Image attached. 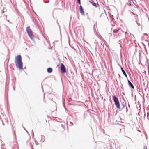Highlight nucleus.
<instances>
[{
    "label": "nucleus",
    "mask_w": 149,
    "mask_h": 149,
    "mask_svg": "<svg viewBox=\"0 0 149 149\" xmlns=\"http://www.w3.org/2000/svg\"><path fill=\"white\" fill-rule=\"evenodd\" d=\"M79 11L81 15H83L84 14V11L83 10L82 7L81 5H80L79 6Z\"/></svg>",
    "instance_id": "39448f33"
},
{
    "label": "nucleus",
    "mask_w": 149,
    "mask_h": 149,
    "mask_svg": "<svg viewBox=\"0 0 149 149\" xmlns=\"http://www.w3.org/2000/svg\"><path fill=\"white\" fill-rule=\"evenodd\" d=\"M113 100L115 103V104L117 108L120 109V106L119 101L118 98L115 96H114L113 97Z\"/></svg>",
    "instance_id": "7ed1b4c3"
},
{
    "label": "nucleus",
    "mask_w": 149,
    "mask_h": 149,
    "mask_svg": "<svg viewBox=\"0 0 149 149\" xmlns=\"http://www.w3.org/2000/svg\"><path fill=\"white\" fill-rule=\"evenodd\" d=\"M3 125H5V124H4V123H3Z\"/></svg>",
    "instance_id": "4be33fe9"
},
{
    "label": "nucleus",
    "mask_w": 149,
    "mask_h": 149,
    "mask_svg": "<svg viewBox=\"0 0 149 149\" xmlns=\"http://www.w3.org/2000/svg\"><path fill=\"white\" fill-rule=\"evenodd\" d=\"M32 135H33V136H34V135H33L34 133L33 132V130H32Z\"/></svg>",
    "instance_id": "4468645a"
},
{
    "label": "nucleus",
    "mask_w": 149,
    "mask_h": 149,
    "mask_svg": "<svg viewBox=\"0 0 149 149\" xmlns=\"http://www.w3.org/2000/svg\"><path fill=\"white\" fill-rule=\"evenodd\" d=\"M125 102H123L121 104V106L122 107V108H121V109L122 110V109H124L125 107Z\"/></svg>",
    "instance_id": "0eeeda50"
},
{
    "label": "nucleus",
    "mask_w": 149,
    "mask_h": 149,
    "mask_svg": "<svg viewBox=\"0 0 149 149\" xmlns=\"http://www.w3.org/2000/svg\"><path fill=\"white\" fill-rule=\"evenodd\" d=\"M121 70L123 73V74H124V75L126 77H127V75L126 73V72H125V70H124L123 69V68L122 67H121Z\"/></svg>",
    "instance_id": "6e6552de"
},
{
    "label": "nucleus",
    "mask_w": 149,
    "mask_h": 149,
    "mask_svg": "<svg viewBox=\"0 0 149 149\" xmlns=\"http://www.w3.org/2000/svg\"><path fill=\"white\" fill-rule=\"evenodd\" d=\"M70 124H72V125H73V123L72 122H70Z\"/></svg>",
    "instance_id": "2eb2a0df"
},
{
    "label": "nucleus",
    "mask_w": 149,
    "mask_h": 149,
    "mask_svg": "<svg viewBox=\"0 0 149 149\" xmlns=\"http://www.w3.org/2000/svg\"><path fill=\"white\" fill-rule=\"evenodd\" d=\"M89 1L92 4L93 6H95L96 8L97 7V6L95 3L90 1Z\"/></svg>",
    "instance_id": "9b49d317"
},
{
    "label": "nucleus",
    "mask_w": 149,
    "mask_h": 149,
    "mask_svg": "<svg viewBox=\"0 0 149 149\" xmlns=\"http://www.w3.org/2000/svg\"><path fill=\"white\" fill-rule=\"evenodd\" d=\"M7 11V10L6 9V8H3V9L2 10V13H4L5 12V11Z\"/></svg>",
    "instance_id": "f8f14e48"
},
{
    "label": "nucleus",
    "mask_w": 149,
    "mask_h": 149,
    "mask_svg": "<svg viewBox=\"0 0 149 149\" xmlns=\"http://www.w3.org/2000/svg\"><path fill=\"white\" fill-rule=\"evenodd\" d=\"M131 13L133 14L134 15H135V14L133 12H131Z\"/></svg>",
    "instance_id": "412c9836"
},
{
    "label": "nucleus",
    "mask_w": 149,
    "mask_h": 149,
    "mask_svg": "<svg viewBox=\"0 0 149 149\" xmlns=\"http://www.w3.org/2000/svg\"><path fill=\"white\" fill-rule=\"evenodd\" d=\"M27 32L31 39L33 40L34 38L32 34V30L30 29V26H28L26 29Z\"/></svg>",
    "instance_id": "f03ea898"
},
{
    "label": "nucleus",
    "mask_w": 149,
    "mask_h": 149,
    "mask_svg": "<svg viewBox=\"0 0 149 149\" xmlns=\"http://www.w3.org/2000/svg\"><path fill=\"white\" fill-rule=\"evenodd\" d=\"M129 85L133 89H134V86L131 82L129 80H128Z\"/></svg>",
    "instance_id": "1a4fd4ad"
},
{
    "label": "nucleus",
    "mask_w": 149,
    "mask_h": 149,
    "mask_svg": "<svg viewBox=\"0 0 149 149\" xmlns=\"http://www.w3.org/2000/svg\"><path fill=\"white\" fill-rule=\"evenodd\" d=\"M148 118L149 113H147Z\"/></svg>",
    "instance_id": "dca6fc26"
},
{
    "label": "nucleus",
    "mask_w": 149,
    "mask_h": 149,
    "mask_svg": "<svg viewBox=\"0 0 149 149\" xmlns=\"http://www.w3.org/2000/svg\"><path fill=\"white\" fill-rule=\"evenodd\" d=\"M79 4L80 5L81 4V1L78 2Z\"/></svg>",
    "instance_id": "f3484780"
},
{
    "label": "nucleus",
    "mask_w": 149,
    "mask_h": 149,
    "mask_svg": "<svg viewBox=\"0 0 149 149\" xmlns=\"http://www.w3.org/2000/svg\"><path fill=\"white\" fill-rule=\"evenodd\" d=\"M49 2V1H46V2H45V3H48Z\"/></svg>",
    "instance_id": "a211bd4d"
},
{
    "label": "nucleus",
    "mask_w": 149,
    "mask_h": 149,
    "mask_svg": "<svg viewBox=\"0 0 149 149\" xmlns=\"http://www.w3.org/2000/svg\"><path fill=\"white\" fill-rule=\"evenodd\" d=\"M143 149H147V146H144Z\"/></svg>",
    "instance_id": "ddd939ff"
},
{
    "label": "nucleus",
    "mask_w": 149,
    "mask_h": 149,
    "mask_svg": "<svg viewBox=\"0 0 149 149\" xmlns=\"http://www.w3.org/2000/svg\"><path fill=\"white\" fill-rule=\"evenodd\" d=\"M118 31V30H113V32L114 33V36L115 38H116L117 37V32Z\"/></svg>",
    "instance_id": "423d86ee"
},
{
    "label": "nucleus",
    "mask_w": 149,
    "mask_h": 149,
    "mask_svg": "<svg viewBox=\"0 0 149 149\" xmlns=\"http://www.w3.org/2000/svg\"><path fill=\"white\" fill-rule=\"evenodd\" d=\"M125 33L126 34H127V32H125Z\"/></svg>",
    "instance_id": "5701e85b"
},
{
    "label": "nucleus",
    "mask_w": 149,
    "mask_h": 149,
    "mask_svg": "<svg viewBox=\"0 0 149 149\" xmlns=\"http://www.w3.org/2000/svg\"><path fill=\"white\" fill-rule=\"evenodd\" d=\"M118 65L121 67H122L120 64H118Z\"/></svg>",
    "instance_id": "aec40b11"
},
{
    "label": "nucleus",
    "mask_w": 149,
    "mask_h": 149,
    "mask_svg": "<svg viewBox=\"0 0 149 149\" xmlns=\"http://www.w3.org/2000/svg\"><path fill=\"white\" fill-rule=\"evenodd\" d=\"M81 1L80 0H79L77 1L78 2Z\"/></svg>",
    "instance_id": "6ab92c4d"
},
{
    "label": "nucleus",
    "mask_w": 149,
    "mask_h": 149,
    "mask_svg": "<svg viewBox=\"0 0 149 149\" xmlns=\"http://www.w3.org/2000/svg\"><path fill=\"white\" fill-rule=\"evenodd\" d=\"M47 71L49 73H51L52 71V69L51 68H49L47 69Z\"/></svg>",
    "instance_id": "9d476101"
},
{
    "label": "nucleus",
    "mask_w": 149,
    "mask_h": 149,
    "mask_svg": "<svg viewBox=\"0 0 149 149\" xmlns=\"http://www.w3.org/2000/svg\"><path fill=\"white\" fill-rule=\"evenodd\" d=\"M61 69L62 72L65 73L66 72L65 67L63 63L61 64Z\"/></svg>",
    "instance_id": "20e7f679"
},
{
    "label": "nucleus",
    "mask_w": 149,
    "mask_h": 149,
    "mask_svg": "<svg viewBox=\"0 0 149 149\" xmlns=\"http://www.w3.org/2000/svg\"><path fill=\"white\" fill-rule=\"evenodd\" d=\"M15 61L17 67L20 69H23V63L20 55H18L15 58Z\"/></svg>",
    "instance_id": "f257e3e1"
}]
</instances>
